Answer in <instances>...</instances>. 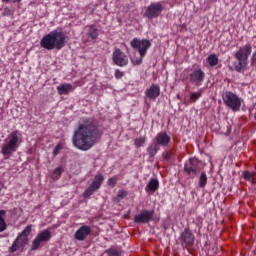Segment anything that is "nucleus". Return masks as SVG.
Wrapping results in <instances>:
<instances>
[{
    "label": "nucleus",
    "instance_id": "obj_1",
    "mask_svg": "<svg viewBox=\"0 0 256 256\" xmlns=\"http://www.w3.org/2000/svg\"><path fill=\"white\" fill-rule=\"evenodd\" d=\"M101 139V130L93 118H82L74 131L72 143L80 151H89Z\"/></svg>",
    "mask_w": 256,
    "mask_h": 256
},
{
    "label": "nucleus",
    "instance_id": "obj_2",
    "mask_svg": "<svg viewBox=\"0 0 256 256\" xmlns=\"http://www.w3.org/2000/svg\"><path fill=\"white\" fill-rule=\"evenodd\" d=\"M67 43V36L63 31L54 30L46 34L40 41V46L47 51H61Z\"/></svg>",
    "mask_w": 256,
    "mask_h": 256
},
{
    "label": "nucleus",
    "instance_id": "obj_3",
    "mask_svg": "<svg viewBox=\"0 0 256 256\" xmlns=\"http://www.w3.org/2000/svg\"><path fill=\"white\" fill-rule=\"evenodd\" d=\"M253 53V46L251 43H247L244 46H241L234 54V57L237 62H234V70L237 73H244L249 65V57Z\"/></svg>",
    "mask_w": 256,
    "mask_h": 256
},
{
    "label": "nucleus",
    "instance_id": "obj_4",
    "mask_svg": "<svg viewBox=\"0 0 256 256\" xmlns=\"http://www.w3.org/2000/svg\"><path fill=\"white\" fill-rule=\"evenodd\" d=\"M21 145V133L19 130H15L10 133L6 139V143L3 144L1 153L6 159H10L11 155L19 149Z\"/></svg>",
    "mask_w": 256,
    "mask_h": 256
},
{
    "label": "nucleus",
    "instance_id": "obj_5",
    "mask_svg": "<svg viewBox=\"0 0 256 256\" xmlns=\"http://www.w3.org/2000/svg\"><path fill=\"white\" fill-rule=\"evenodd\" d=\"M31 225H28L21 234L14 240L11 247L9 248L10 253H15V251H22L25 249L26 245H29V235H31Z\"/></svg>",
    "mask_w": 256,
    "mask_h": 256
},
{
    "label": "nucleus",
    "instance_id": "obj_6",
    "mask_svg": "<svg viewBox=\"0 0 256 256\" xmlns=\"http://www.w3.org/2000/svg\"><path fill=\"white\" fill-rule=\"evenodd\" d=\"M222 101L228 107L234 112L241 110V98L239 96L231 91H226L222 95Z\"/></svg>",
    "mask_w": 256,
    "mask_h": 256
},
{
    "label": "nucleus",
    "instance_id": "obj_7",
    "mask_svg": "<svg viewBox=\"0 0 256 256\" xmlns=\"http://www.w3.org/2000/svg\"><path fill=\"white\" fill-rule=\"evenodd\" d=\"M130 45L132 49H136L138 51L140 57H145V55H147V51L151 47V41L148 39L141 40L139 38H133Z\"/></svg>",
    "mask_w": 256,
    "mask_h": 256
},
{
    "label": "nucleus",
    "instance_id": "obj_8",
    "mask_svg": "<svg viewBox=\"0 0 256 256\" xmlns=\"http://www.w3.org/2000/svg\"><path fill=\"white\" fill-rule=\"evenodd\" d=\"M184 171L189 177L195 179L197 173L201 171V161L197 158H190L184 165Z\"/></svg>",
    "mask_w": 256,
    "mask_h": 256
},
{
    "label": "nucleus",
    "instance_id": "obj_9",
    "mask_svg": "<svg viewBox=\"0 0 256 256\" xmlns=\"http://www.w3.org/2000/svg\"><path fill=\"white\" fill-rule=\"evenodd\" d=\"M103 181H105V177L103 176V174H97L92 180V183L89 185V187L84 191L83 197L87 199L91 197L93 193L99 191V189H101V185H103Z\"/></svg>",
    "mask_w": 256,
    "mask_h": 256
},
{
    "label": "nucleus",
    "instance_id": "obj_10",
    "mask_svg": "<svg viewBox=\"0 0 256 256\" xmlns=\"http://www.w3.org/2000/svg\"><path fill=\"white\" fill-rule=\"evenodd\" d=\"M161 13H163V4L161 2H152L146 7L143 17H146V19H157Z\"/></svg>",
    "mask_w": 256,
    "mask_h": 256
},
{
    "label": "nucleus",
    "instance_id": "obj_11",
    "mask_svg": "<svg viewBox=\"0 0 256 256\" xmlns=\"http://www.w3.org/2000/svg\"><path fill=\"white\" fill-rule=\"evenodd\" d=\"M179 241L181 247H193L195 245V234L191 229L185 228L179 236Z\"/></svg>",
    "mask_w": 256,
    "mask_h": 256
},
{
    "label": "nucleus",
    "instance_id": "obj_12",
    "mask_svg": "<svg viewBox=\"0 0 256 256\" xmlns=\"http://www.w3.org/2000/svg\"><path fill=\"white\" fill-rule=\"evenodd\" d=\"M51 241V231L43 230L40 232L32 242L31 251H37L43 243H49Z\"/></svg>",
    "mask_w": 256,
    "mask_h": 256
},
{
    "label": "nucleus",
    "instance_id": "obj_13",
    "mask_svg": "<svg viewBox=\"0 0 256 256\" xmlns=\"http://www.w3.org/2000/svg\"><path fill=\"white\" fill-rule=\"evenodd\" d=\"M112 61L114 65H117V67H127L129 65V58L125 52L121 51L119 48H116L113 51Z\"/></svg>",
    "mask_w": 256,
    "mask_h": 256
},
{
    "label": "nucleus",
    "instance_id": "obj_14",
    "mask_svg": "<svg viewBox=\"0 0 256 256\" xmlns=\"http://www.w3.org/2000/svg\"><path fill=\"white\" fill-rule=\"evenodd\" d=\"M203 81H205V71H203V69H194L189 74V83L195 85V87H201Z\"/></svg>",
    "mask_w": 256,
    "mask_h": 256
},
{
    "label": "nucleus",
    "instance_id": "obj_15",
    "mask_svg": "<svg viewBox=\"0 0 256 256\" xmlns=\"http://www.w3.org/2000/svg\"><path fill=\"white\" fill-rule=\"evenodd\" d=\"M155 210H142L139 214L134 216V223L143 224L154 221Z\"/></svg>",
    "mask_w": 256,
    "mask_h": 256
},
{
    "label": "nucleus",
    "instance_id": "obj_16",
    "mask_svg": "<svg viewBox=\"0 0 256 256\" xmlns=\"http://www.w3.org/2000/svg\"><path fill=\"white\" fill-rule=\"evenodd\" d=\"M161 95V87L158 84H152L148 89L145 91V96L150 101H155L157 97Z\"/></svg>",
    "mask_w": 256,
    "mask_h": 256
},
{
    "label": "nucleus",
    "instance_id": "obj_17",
    "mask_svg": "<svg viewBox=\"0 0 256 256\" xmlns=\"http://www.w3.org/2000/svg\"><path fill=\"white\" fill-rule=\"evenodd\" d=\"M91 228L88 225L80 227L74 234L77 241H85L91 235Z\"/></svg>",
    "mask_w": 256,
    "mask_h": 256
},
{
    "label": "nucleus",
    "instance_id": "obj_18",
    "mask_svg": "<svg viewBox=\"0 0 256 256\" xmlns=\"http://www.w3.org/2000/svg\"><path fill=\"white\" fill-rule=\"evenodd\" d=\"M155 141L159 147H167L171 143V136L167 132H160L156 135Z\"/></svg>",
    "mask_w": 256,
    "mask_h": 256
},
{
    "label": "nucleus",
    "instance_id": "obj_19",
    "mask_svg": "<svg viewBox=\"0 0 256 256\" xmlns=\"http://www.w3.org/2000/svg\"><path fill=\"white\" fill-rule=\"evenodd\" d=\"M86 41H95L99 38V28L96 25L88 26L86 30Z\"/></svg>",
    "mask_w": 256,
    "mask_h": 256
},
{
    "label": "nucleus",
    "instance_id": "obj_20",
    "mask_svg": "<svg viewBox=\"0 0 256 256\" xmlns=\"http://www.w3.org/2000/svg\"><path fill=\"white\" fill-rule=\"evenodd\" d=\"M157 189H159V180L155 178L150 179L149 183L146 185L145 191L153 194Z\"/></svg>",
    "mask_w": 256,
    "mask_h": 256
},
{
    "label": "nucleus",
    "instance_id": "obj_21",
    "mask_svg": "<svg viewBox=\"0 0 256 256\" xmlns=\"http://www.w3.org/2000/svg\"><path fill=\"white\" fill-rule=\"evenodd\" d=\"M57 91L59 95H69L73 91V85L67 83L61 84L57 87Z\"/></svg>",
    "mask_w": 256,
    "mask_h": 256
},
{
    "label": "nucleus",
    "instance_id": "obj_22",
    "mask_svg": "<svg viewBox=\"0 0 256 256\" xmlns=\"http://www.w3.org/2000/svg\"><path fill=\"white\" fill-rule=\"evenodd\" d=\"M6 217L7 211L0 210V233H3V231H7V222L5 221Z\"/></svg>",
    "mask_w": 256,
    "mask_h": 256
},
{
    "label": "nucleus",
    "instance_id": "obj_23",
    "mask_svg": "<svg viewBox=\"0 0 256 256\" xmlns=\"http://www.w3.org/2000/svg\"><path fill=\"white\" fill-rule=\"evenodd\" d=\"M145 143H147V137L139 136L134 139V145L136 149H140V147H145Z\"/></svg>",
    "mask_w": 256,
    "mask_h": 256
},
{
    "label": "nucleus",
    "instance_id": "obj_24",
    "mask_svg": "<svg viewBox=\"0 0 256 256\" xmlns=\"http://www.w3.org/2000/svg\"><path fill=\"white\" fill-rule=\"evenodd\" d=\"M207 63L210 67H215L216 65H219V57H217L216 54H210L207 57Z\"/></svg>",
    "mask_w": 256,
    "mask_h": 256
},
{
    "label": "nucleus",
    "instance_id": "obj_25",
    "mask_svg": "<svg viewBox=\"0 0 256 256\" xmlns=\"http://www.w3.org/2000/svg\"><path fill=\"white\" fill-rule=\"evenodd\" d=\"M147 151L150 157H154L157 155V152L159 151V146L157 145L156 142H154L147 148Z\"/></svg>",
    "mask_w": 256,
    "mask_h": 256
},
{
    "label": "nucleus",
    "instance_id": "obj_26",
    "mask_svg": "<svg viewBox=\"0 0 256 256\" xmlns=\"http://www.w3.org/2000/svg\"><path fill=\"white\" fill-rule=\"evenodd\" d=\"M203 95V89H200L199 91L197 92H193L191 93L190 95V101L192 103H195L199 100V98Z\"/></svg>",
    "mask_w": 256,
    "mask_h": 256
},
{
    "label": "nucleus",
    "instance_id": "obj_27",
    "mask_svg": "<svg viewBox=\"0 0 256 256\" xmlns=\"http://www.w3.org/2000/svg\"><path fill=\"white\" fill-rule=\"evenodd\" d=\"M105 253H107L108 256H121V251L114 247L105 250Z\"/></svg>",
    "mask_w": 256,
    "mask_h": 256
},
{
    "label": "nucleus",
    "instance_id": "obj_28",
    "mask_svg": "<svg viewBox=\"0 0 256 256\" xmlns=\"http://www.w3.org/2000/svg\"><path fill=\"white\" fill-rule=\"evenodd\" d=\"M205 185H207V173L202 172L199 179V187L203 189Z\"/></svg>",
    "mask_w": 256,
    "mask_h": 256
},
{
    "label": "nucleus",
    "instance_id": "obj_29",
    "mask_svg": "<svg viewBox=\"0 0 256 256\" xmlns=\"http://www.w3.org/2000/svg\"><path fill=\"white\" fill-rule=\"evenodd\" d=\"M15 15V10L11 9L9 7H5L3 11V16L4 17H13Z\"/></svg>",
    "mask_w": 256,
    "mask_h": 256
},
{
    "label": "nucleus",
    "instance_id": "obj_30",
    "mask_svg": "<svg viewBox=\"0 0 256 256\" xmlns=\"http://www.w3.org/2000/svg\"><path fill=\"white\" fill-rule=\"evenodd\" d=\"M63 174V167H58L54 170L52 177L53 179H59Z\"/></svg>",
    "mask_w": 256,
    "mask_h": 256
},
{
    "label": "nucleus",
    "instance_id": "obj_31",
    "mask_svg": "<svg viewBox=\"0 0 256 256\" xmlns=\"http://www.w3.org/2000/svg\"><path fill=\"white\" fill-rule=\"evenodd\" d=\"M107 185H108V187H111L113 189L115 187V185H117V177L114 176L112 178H109L107 181Z\"/></svg>",
    "mask_w": 256,
    "mask_h": 256
},
{
    "label": "nucleus",
    "instance_id": "obj_32",
    "mask_svg": "<svg viewBox=\"0 0 256 256\" xmlns=\"http://www.w3.org/2000/svg\"><path fill=\"white\" fill-rule=\"evenodd\" d=\"M255 175V173L253 172H249V171H245L243 173V177L246 181H252L253 180V176Z\"/></svg>",
    "mask_w": 256,
    "mask_h": 256
},
{
    "label": "nucleus",
    "instance_id": "obj_33",
    "mask_svg": "<svg viewBox=\"0 0 256 256\" xmlns=\"http://www.w3.org/2000/svg\"><path fill=\"white\" fill-rule=\"evenodd\" d=\"M162 157L164 161H171V157H173V152L168 150L162 154Z\"/></svg>",
    "mask_w": 256,
    "mask_h": 256
},
{
    "label": "nucleus",
    "instance_id": "obj_34",
    "mask_svg": "<svg viewBox=\"0 0 256 256\" xmlns=\"http://www.w3.org/2000/svg\"><path fill=\"white\" fill-rule=\"evenodd\" d=\"M115 79H121L122 77H125V72L117 69L114 73Z\"/></svg>",
    "mask_w": 256,
    "mask_h": 256
},
{
    "label": "nucleus",
    "instance_id": "obj_35",
    "mask_svg": "<svg viewBox=\"0 0 256 256\" xmlns=\"http://www.w3.org/2000/svg\"><path fill=\"white\" fill-rule=\"evenodd\" d=\"M250 65H251V67H255V69H256V51L253 52V54L250 58Z\"/></svg>",
    "mask_w": 256,
    "mask_h": 256
},
{
    "label": "nucleus",
    "instance_id": "obj_36",
    "mask_svg": "<svg viewBox=\"0 0 256 256\" xmlns=\"http://www.w3.org/2000/svg\"><path fill=\"white\" fill-rule=\"evenodd\" d=\"M127 195V191L125 190H119L117 194V199L121 201V199H125V196Z\"/></svg>",
    "mask_w": 256,
    "mask_h": 256
},
{
    "label": "nucleus",
    "instance_id": "obj_37",
    "mask_svg": "<svg viewBox=\"0 0 256 256\" xmlns=\"http://www.w3.org/2000/svg\"><path fill=\"white\" fill-rule=\"evenodd\" d=\"M61 149H63V146L61 144H58L53 151V155L54 157H57V155H59Z\"/></svg>",
    "mask_w": 256,
    "mask_h": 256
},
{
    "label": "nucleus",
    "instance_id": "obj_38",
    "mask_svg": "<svg viewBox=\"0 0 256 256\" xmlns=\"http://www.w3.org/2000/svg\"><path fill=\"white\" fill-rule=\"evenodd\" d=\"M131 63L133 65H141V63H143V57L140 56V58L137 59L131 58Z\"/></svg>",
    "mask_w": 256,
    "mask_h": 256
},
{
    "label": "nucleus",
    "instance_id": "obj_39",
    "mask_svg": "<svg viewBox=\"0 0 256 256\" xmlns=\"http://www.w3.org/2000/svg\"><path fill=\"white\" fill-rule=\"evenodd\" d=\"M13 3H21V0H12Z\"/></svg>",
    "mask_w": 256,
    "mask_h": 256
},
{
    "label": "nucleus",
    "instance_id": "obj_40",
    "mask_svg": "<svg viewBox=\"0 0 256 256\" xmlns=\"http://www.w3.org/2000/svg\"><path fill=\"white\" fill-rule=\"evenodd\" d=\"M11 0H2L3 3H9Z\"/></svg>",
    "mask_w": 256,
    "mask_h": 256
},
{
    "label": "nucleus",
    "instance_id": "obj_41",
    "mask_svg": "<svg viewBox=\"0 0 256 256\" xmlns=\"http://www.w3.org/2000/svg\"><path fill=\"white\" fill-rule=\"evenodd\" d=\"M254 119H255V121H256V113H255V115H254Z\"/></svg>",
    "mask_w": 256,
    "mask_h": 256
},
{
    "label": "nucleus",
    "instance_id": "obj_42",
    "mask_svg": "<svg viewBox=\"0 0 256 256\" xmlns=\"http://www.w3.org/2000/svg\"><path fill=\"white\" fill-rule=\"evenodd\" d=\"M0 191H1V188H0Z\"/></svg>",
    "mask_w": 256,
    "mask_h": 256
}]
</instances>
